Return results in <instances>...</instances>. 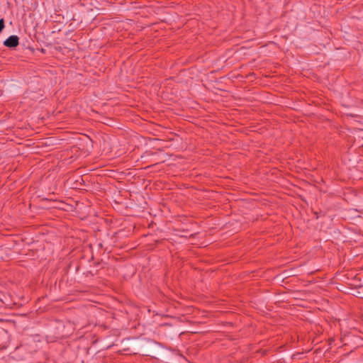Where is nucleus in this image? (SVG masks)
Masks as SVG:
<instances>
[{"label": "nucleus", "instance_id": "obj_2", "mask_svg": "<svg viewBox=\"0 0 363 363\" xmlns=\"http://www.w3.org/2000/svg\"><path fill=\"white\" fill-rule=\"evenodd\" d=\"M4 27V21L3 19H0V33L3 30Z\"/></svg>", "mask_w": 363, "mask_h": 363}, {"label": "nucleus", "instance_id": "obj_1", "mask_svg": "<svg viewBox=\"0 0 363 363\" xmlns=\"http://www.w3.org/2000/svg\"><path fill=\"white\" fill-rule=\"evenodd\" d=\"M4 45L9 48H13L18 44V38L16 35H11L4 43Z\"/></svg>", "mask_w": 363, "mask_h": 363}]
</instances>
